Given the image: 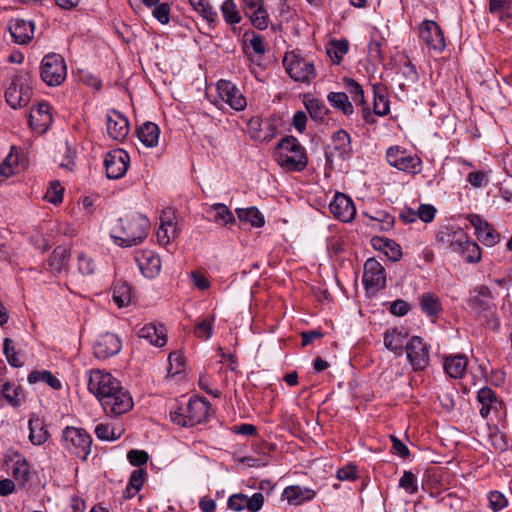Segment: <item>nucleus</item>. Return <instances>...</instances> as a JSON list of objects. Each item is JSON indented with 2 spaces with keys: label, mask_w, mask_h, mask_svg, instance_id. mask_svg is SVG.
Returning a JSON list of instances; mask_svg holds the SVG:
<instances>
[{
  "label": "nucleus",
  "mask_w": 512,
  "mask_h": 512,
  "mask_svg": "<svg viewBox=\"0 0 512 512\" xmlns=\"http://www.w3.org/2000/svg\"><path fill=\"white\" fill-rule=\"evenodd\" d=\"M150 222L141 214L127 215L120 218L113 229L112 238L121 247L140 244L148 235Z\"/></svg>",
  "instance_id": "obj_1"
},
{
  "label": "nucleus",
  "mask_w": 512,
  "mask_h": 512,
  "mask_svg": "<svg viewBox=\"0 0 512 512\" xmlns=\"http://www.w3.org/2000/svg\"><path fill=\"white\" fill-rule=\"evenodd\" d=\"M277 163L289 171H302L307 166V156L299 141L288 136L282 139L275 150Z\"/></svg>",
  "instance_id": "obj_2"
},
{
  "label": "nucleus",
  "mask_w": 512,
  "mask_h": 512,
  "mask_svg": "<svg viewBox=\"0 0 512 512\" xmlns=\"http://www.w3.org/2000/svg\"><path fill=\"white\" fill-rule=\"evenodd\" d=\"M32 94L31 77L27 71L20 70L11 79L4 96L11 108L18 109L28 105Z\"/></svg>",
  "instance_id": "obj_3"
},
{
  "label": "nucleus",
  "mask_w": 512,
  "mask_h": 512,
  "mask_svg": "<svg viewBox=\"0 0 512 512\" xmlns=\"http://www.w3.org/2000/svg\"><path fill=\"white\" fill-rule=\"evenodd\" d=\"M468 305L473 312L486 319L490 328L497 329L499 327V320L495 316L496 305L493 303V295L487 286L476 287L468 299Z\"/></svg>",
  "instance_id": "obj_4"
},
{
  "label": "nucleus",
  "mask_w": 512,
  "mask_h": 512,
  "mask_svg": "<svg viewBox=\"0 0 512 512\" xmlns=\"http://www.w3.org/2000/svg\"><path fill=\"white\" fill-rule=\"evenodd\" d=\"M210 405L203 399H190L185 408L170 413L171 421L183 427H192L207 419Z\"/></svg>",
  "instance_id": "obj_5"
},
{
  "label": "nucleus",
  "mask_w": 512,
  "mask_h": 512,
  "mask_svg": "<svg viewBox=\"0 0 512 512\" xmlns=\"http://www.w3.org/2000/svg\"><path fill=\"white\" fill-rule=\"evenodd\" d=\"M65 449L76 457L86 460L91 451V436L82 428L66 427L62 433Z\"/></svg>",
  "instance_id": "obj_6"
},
{
  "label": "nucleus",
  "mask_w": 512,
  "mask_h": 512,
  "mask_svg": "<svg viewBox=\"0 0 512 512\" xmlns=\"http://www.w3.org/2000/svg\"><path fill=\"white\" fill-rule=\"evenodd\" d=\"M67 70L64 58L56 53L46 55L41 63L40 75L49 86H58L66 78Z\"/></svg>",
  "instance_id": "obj_7"
},
{
  "label": "nucleus",
  "mask_w": 512,
  "mask_h": 512,
  "mask_svg": "<svg viewBox=\"0 0 512 512\" xmlns=\"http://www.w3.org/2000/svg\"><path fill=\"white\" fill-rule=\"evenodd\" d=\"M283 64L295 81L310 82L316 76L313 62L293 52L285 55Z\"/></svg>",
  "instance_id": "obj_8"
},
{
  "label": "nucleus",
  "mask_w": 512,
  "mask_h": 512,
  "mask_svg": "<svg viewBox=\"0 0 512 512\" xmlns=\"http://www.w3.org/2000/svg\"><path fill=\"white\" fill-rule=\"evenodd\" d=\"M106 412L111 416L127 413L133 407L130 393L122 385L99 401Z\"/></svg>",
  "instance_id": "obj_9"
},
{
  "label": "nucleus",
  "mask_w": 512,
  "mask_h": 512,
  "mask_svg": "<svg viewBox=\"0 0 512 512\" xmlns=\"http://www.w3.org/2000/svg\"><path fill=\"white\" fill-rule=\"evenodd\" d=\"M121 385L120 381L109 372L99 369L91 370L88 377V390L100 401Z\"/></svg>",
  "instance_id": "obj_10"
},
{
  "label": "nucleus",
  "mask_w": 512,
  "mask_h": 512,
  "mask_svg": "<svg viewBox=\"0 0 512 512\" xmlns=\"http://www.w3.org/2000/svg\"><path fill=\"white\" fill-rule=\"evenodd\" d=\"M363 284L370 294H375L386 286L385 269L375 258H369L364 264Z\"/></svg>",
  "instance_id": "obj_11"
},
{
  "label": "nucleus",
  "mask_w": 512,
  "mask_h": 512,
  "mask_svg": "<svg viewBox=\"0 0 512 512\" xmlns=\"http://www.w3.org/2000/svg\"><path fill=\"white\" fill-rule=\"evenodd\" d=\"M409 362L415 371H422L429 365L430 346L419 336H413L406 345Z\"/></svg>",
  "instance_id": "obj_12"
},
{
  "label": "nucleus",
  "mask_w": 512,
  "mask_h": 512,
  "mask_svg": "<svg viewBox=\"0 0 512 512\" xmlns=\"http://www.w3.org/2000/svg\"><path fill=\"white\" fill-rule=\"evenodd\" d=\"M387 162L398 170L416 174L420 171L421 159L409 155L399 147H390L386 152Z\"/></svg>",
  "instance_id": "obj_13"
},
{
  "label": "nucleus",
  "mask_w": 512,
  "mask_h": 512,
  "mask_svg": "<svg viewBox=\"0 0 512 512\" xmlns=\"http://www.w3.org/2000/svg\"><path fill=\"white\" fill-rule=\"evenodd\" d=\"M450 249L459 253L468 263H477L481 260V249L477 243L468 240L462 232H454L450 240Z\"/></svg>",
  "instance_id": "obj_14"
},
{
  "label": "nucleus",
  "mask_w": 512,
  "mask_h": 512,
  "mask_svg": "<svg viewBox=\"0 0 512 512\" xmlns=\"http://www.w3.org/2000/svg\"><path fill=\"white\" fill-rule=\"evenodd\" d=\"M130 157L122 149H116L109 152L104 160L106 175L110 179H119L125 175L128 170Z\"/></svg>",
  "instance_id": "obj_15"
},
{
  "label": "nucleus",
  "mask_w": 512,
  "mask_h": 512,
  "mask_svg": "<svg viewBox=\"0 0 512 512\" xmlns=\"http://www.w3.org/2000/svg\"><path fill=\"white\" fill-rule=\"evenodd\" d=\"M419 36L429 49L438 53L445 48V39L439 25L432 20H425L419 27Z\"/></svg>",
  "instance_id": "obj_16"
},
{
  "label": "nucleus",
  "mask_w": 512,
  "mask_h": 512,
  "mask_svg": "<svg viewBox=\"0 0 512 512\" xmlns=\"http://www.w3.org/2000/svg\"><path fill=\"white\" fill-rule=\"evenodd\" d=\"M468 220L474 227L478 240L485 246L492 247L500 241V233L481 216L471 214Z\"/></svg>",
  "instance_id": "obj_17"
},
{
  "label": "nucleus",
  "mask_w": 512,
  "mask_h": 512,
  "mask_svg": "<svg viewBox=\"0 0 512 512\" xmlns=\"http://www.w3.org/2000/svg\"><path fill=\"white\" fill-rule=\"evenodd\" d=\"M122 343L119 337L113 333L100 335L93 344V352L96 358L104 360L118 354Z\"/></svg>",
  "instance_id": "obj_18"
},
{
  "label": "nucleus",
  "mask_w": 512,
  "mask_h": 512,
  "mask_svg": "<svg viewBox=\"0 0 512 512\" xmlns=\"http://www.w3.org/2000/svg\"><path fill=\"white\" fill-rule=\"evenodd\" d=\"M217 91L219 97L232 109L236 111L245 109L247 105L246 98L231 81L220 80L217 83Z\"/></svg>",
  "instance_id": "obj_19"
},
{
  "label": "nucleus",
  "mask_w": 512,
  "mask_h": 512,
  "mask_svg": "<svg viewBox=\"0 0 512 512\" xmlns=\"http://www.w3.org/2000/svg\"><path fill=\"white\" fill-rule=\"evenodd\" d=\"M135 261L146 278L156 277L161 269L160 257L152 250L141 249L135 251Z\"/></svg>",
  "instance_id": "obj_20"
},
{
  "label": "nucleus",
  "mask_w": 512,
  "mask_h": 512,
  "mask_svg": "<svg viewBox=\"0 0 512 512\" xmlns=\"http://www.w3.org/2000/svg\"><path fill=\"white\" fill-rule=\"evenodd\" d=\"M329 209L335 218L343 222L352 221L356 215V208L352 199L343 193L335 194Z\"/></svg>",
  "instance_id": "obj_21"
},
{
  "label": "nucleus",
  "mask_w": 512,
  "mask_h": 512,
  "mask_svg": "<svg viewBox=\"0 0 512 512\" xmlns=\"http://www.w3.org/2000/svg\"><path fill=\"white\" fill-rule=\"evenodd\" d=\"M264 504V496L262 493H254L251 497L245 494H233L228 499V507L233 511H243L247 509L249 512L259 511Z\"/></svg>",
  "instance_id": "obj_22"
},
{
  "label": "nucleus",
  "mask_w": 512,
  "mask_h": 512,
  "mask_svg": "<svg viewBox=\"0 0 512 512\" xmlns=\"http://www.w3.org/2000/svg\"><path fill=\"white\" fill-rule=\"evenodd\" d=\"M106 125L107 133L113 140L122 141L129 133L128 119L118 111L112 110L107 113Z\"/></svg>",
  "instance_id": "obj_23"
},
{
  "label": "nucleus",
  "mask_w": 512,
  "mask_h": 512,
  "mask_svg": "<svg viewBox=\"0 0 512 512\" xmlns=\"http://www.w3.org/2000/svg\"><path fill=\"white\" fill-rule=\"evenodd\" d=\"M51 123L52 115L48 103L41 102L31 109L29 114V124L33 130L40 134L45 133Z\"/></svg>",
  "instance_id": "obj_24"
},
{
  "label": "nucleus",
  "mask_w": 512,
  "mask_h": 512,
  "mask_svg": "<svg viewBox=\"0 0 512 512\" xmlns=\"http://www.w3.org/2000/svg\"><path fill=\"white\" fill-rule=\"evenodd\" d=\"M175 220V214L168 209L162 212L160 216V226L157 231V240L162 245H167L179 234Z\"/></svg>",
  "instance_id": "obj_25"
},
{
  "label": "nucleus",
  "mask_w": 512,
  "mask_h": 512,
  "mask_svg": "<svg viewBox=\"0 0 512 512\" xmlns=\"http://www.w3.org/2000/svg\"><path fill=\"white\" fill-rule=\"evenodd\" d=\"M477 400L481 405L479 413L483 418H487L491 412H498L502 408V401L489 387H483L478 391Z\"/></svg>",
  "instance_id": "obj_26"
},
{
  "label": "nucleus",
  "mask_w": 512,
  "mask_h": 512,
  "mask_svg": "<svg viewBox=\"0 0 512 512\" xmlns=\"http://www.w3.org/2000/svg\"><path fill=\"white\" fill-rule=\"evenodd\" d=\"M9 31L17 44H27L34 34V23L24 19H12L9 23Z\"/></svg>",
  "instance_id": "obj_27"
},
{
  "label": "nucleus",
  "mask_w": 512,
  "mask_h": 512,
  "mask_svg": "<svg viewBox=\"0 0 512 512\" xmlns=\"http://www.w3.org/2000/svg\"><path fill=\"white\" fill-rule=\"evenodd\" d=\"M70 249L66 246H57L47 259L45 268L53 274L66 271L70 260Z\"/></svg>",
  "instance_id": "obj_28"
},
{
  "label": "nucleus",
  "mask_w": 512,
  "mask_h": 512,
  "mask_svg": "<svg viewBox=\"0 0 512 512\" xmlns=\"http://www.w3.org/2000/svg\"><path fill=\"white\" fill-rule=\"evenodd\" d=\"M29 440L33 445H42L49 438V432L44 420L35 414H32L28 422Z\"/></svg>",
  "instance_id": "obj_29"
},
{
  "label": "nucleus",
  "mask_w": 512,
  "mask_h": 512,
  "mask_svg": "<svg viewBox=\"0 0 512 512\" xmlns=\"http://www.w3.org/2000/svg\"><path fill=\"white\" fill-rule=\"evenodd\" d=\"M138 336L140 339H144L149 344L156 347H163L167 342L166 331L163 326L156 327L154 324H147L143 326Z\"/></svg>",
  "instance_id": "obj_30"
},
{
  "label": "nucleus",
  "mask_w": 512,
  "mask_h": 512,
  "mask_svg": "<svg viewBox=\"0 0 512 512\" xmlns=\"http://www.w3.org/2000/svg\"><path fill=\"white\" fill-rule=\"evenodd\" d=\"M314 490L301 487L298 485L288 486L284 489L282 496L292 505H300L305 501H309L315 497Z\"/></svg>",
  "instance_id": "obj_31"
},
{
  "label": "nucleus",
  "mask_w": 512,
  "mask_h": 512,
  "mask_svg": "<svg viewBox=\"0 0 512 512\" xmlns=\"http://www.w3.org/2000/svg\"><path fill=\"white\" fill-rule=\"evenodd\" d=\"M374 248L383 250L386 256L392 261H398L402 257V251L399 244L394 240L384 237L372 238Z\"/></svg>",
  "instance_id": "obj_32"
},
{
  "label": "nucleus",
  "mask_w": 512,
  "mask_h": 512,
  "mask_svg": "<svg viewBox=\"0 0 512 512\" xmlns=\"http://www.w3.org/2000/svg\"><path fill=\"white\" fill-rule=\"evenodd\" d=\"M160 129L153 122H146L137 129L138 139L146 147H155L158 144Z\"/></svg>",
  "instance_id": "obj_33"
},
{
  "label": "nucleus",
  "mask_w": 512,
  "mask_h": 512,
  "mask_svg": "<svg viewBox=\"0 0 512 512\" xmlns=\"http://www.w3.org/2000/svg\"><path fill=\"white\" fill-rule=\"evenodd\" d=\"M468 360L464 355L448 356L444 362L447 374L452 378H461L467 369Z\"/></svg>",
  "instance_id": "obj_34"
},
{
  "label": "nucleus",
  "mask_w": 512,
  "mask_h": 512,
  "mask_svg": "<svg viewBox=\"0 0 512 512\" xmlns=\"http://www.w3.org/2000/svg\"><path fill=\"white\" fill-rule=\"evenodd\" d=\"M2 396L11 406L19 407L25 399L24 391L19 385L5 382L0 390Z\"/></svg>",
  "instance_id": "obj_35"
},
{
  "label": "nucleus",
  "mask_w": 512,
  "mask_h": 512,
  "mask_svg": "<svg viewBox=\"0 0 512 512\" xmlns=\"http://www.w3.org/2000/svg\"><path fill=\"white\" fill-rule=\"evenodd\" d=\"M12 475L19 487H25L30 480L31 470L28 461L24 457H18L12 465Z\"/></svg>",
  "instance_id": "obj_36"
},
{
  "label": "nucleus",
  "mask_w": 512,
  "mask_h": 512,
  "mask_svg": "<svg viewBox=\"0 0 512 512\" xmlns=\"http://www.w3.org/2000/svg\"><path fill=\"white\" fill-rule=\"evenodd\" d=\"M112 299L119 308L128 306L132 299L131 287L122 281L115 282L112 288Z\"/></svg>",
  "instance_id": "obj_37"
},
{
  "label": "nucleus",
  "mask_w": 512,
  "mask_h": 512,
  "mask_svg": "<svg viewBox=\"0 0 512 512\" xmlns=\"http://www.w3.org/2000/svg\"><path fill=\"white\" fill-rule=\"evenodd\" d=\"M19 165V150L16 147H12L10 153L0 164V176L2 178H9L17 172Z\"/></svg>",
  "instance_id": "obj_38"
},
{
  "label": "nucleus",
  "mask_w": 512,
  "mask_h": 512,
  "mask_svg": "<svg viewBox=\"0 0 512 512\" xmlns=\"http://www.w3.org/2000/svg\"><path fill=\"white\" fill-rule=\"evenodd\" d=\"M333 147L338 151V155L347 158L351 152V141L349 134L344 130L336 131L332 136Z\"/></svg>",
  "instance_id": "obj_39"
},
{
  "label": "nucleus",
  "mask_w": 512,
  "mask_h": 512,
  "mask_svg": "<svg viewBox=\"0 0 512 512\" xmlns=\"http://www.w3.org/2000/svg\"><path fill=\"white\" fill-rule=\"evenodd\" d=\"M237 216L240 221L247 222L254 227H262L265 224L264 216L256 207L237 208Z\"/></svg>",
  "instance_id": "obj_40"
},
{
  "label": "nucleus",
  "mask_w": 512,
  "mask_h": 512,
  "mask_svg": "<svg viewBox=\"0 0 512 512\" xmlns=\"http://www.w3.org/2000/svg\"><path fill=\"white\" fill-rule=\"evenodd\" d=\"M349 43L347 40H333L329 43L326 53L333 63L339 64L343 56L348 52Z\"/></svg>",
  "instance_id": "obj_41"
},
{
  "label": "nucleus",
  "mask_w": 512,
  "mask_h": 512,
  "mask_svg": "<svg viewBox=\"0 0 512 512\" xmlns=\"http://www.w3.org/2000/svg\"><path fill=\"white\" fill-rule=\"evenodd\" d=\"M327 98L334 108L341 110L345 115H351L353 113V105L349 101L346 93L330 92Z\"/></svg>",
  "instance_id": "obj_42"
},
{
  "label": "nucleus",
  "mask_w": 512,
  "mask_h": 512,
  "mask_svg": "<svg viewBox=\"0 0 512 512\" xmlns=\"http://www.w3.org/2000/svg\"><path fill=\"white\" fill-rule=\"evenodd\" d=\"M44 382L52 389L58 390L61 388V382L50 371H32L28 376V382L34 384L37 382Z\"/></svg>",
  "instance_id": "obj_43"
},
{
  "label": "nucleus",
  "mask_w": 512,
  "mask_h": 512,
  "mask_svg": "<svg viewBox=\"0 0 512 512\" xmlns=\"http://www.w3.org/2000/svg\"><path fill=\"white\" fill-rule=\"evenodd\" d=\"M489 10L500 20H506L512 17L511 0H489Z\"/></svg>",
  "instance_id": "obj_44"
},
{
  "label": "nucleus",
  "mask_w": 512,
  "mask_h": 512,
  "mask_svg": "<svg viewBox=\"0 0 512 512\" xmlns=\"http://www.w3.org/2000/svg\"><path fill=\"white\" fill-rule=\"evenodd\" d=\"M209 212L214 213L213 220L220 225H227L235 222V217L225 204H213L210 207Z\"/></svg>",
  "instance_id": "obj_45"
},
{
  "label": "nucleus",
  "mask_w": 512,
  "mask_h": 512,
  "mask_svg": "<svg viewBox=\"0 0 512 512\" xmlns=\"http://www.w3.org/2000/svg\"><path fill=\"white\" fill-rule=\"evenodd\" d=\"M304 105L310 117L315 121L323 120L324 116L327 114V107L322 101L318 99L305 98Z\"/></svg>",
  "instance_id": "obj_46"
},
{
  "label": "nucleus",
  "mask_w": 512,
  "mask_h": 512,
  "mask_svg": "<svg viewBox=\"0 0 512 512\" xmlns=\"http://www.w3.org/2000/svg\"><path fill=\"white\" fill-rule=\"evenodd\" d=\"M374 114L385 116L390 111V102L387 94L380 88L374 87Z\"/></svg>",
  "instance_id": "obj_47"
},
{
  "label": "nucleus",
  "mask_w": 512,
  "mask_h": 512,
  "mask_svg": "<svg viewBox=\"0 0 512 512\" xmlns=\"http://www.w3.org/2000/svg\"><path fill=\"white\" fill-rule=\"evenodd\" d=\"M3 353L12 367L19 368L23 365V361L19 357V353L15 348L14 342L10 338H5L3 342Z\"/></svg>",
  "instance_id": "obj_48"
},
{
  "label": "nucleus",
  "mask_w": 512,
  "mask_h": 512,
  "mask_svg": "<svg viewBox=\"0 0 512 512\" xmlns=\"http://www.w3.org/2000/svg\"><path fill=\"white\" fill-rule=\"evenodd\" d=\"M345 87L350 93L352 100L356 105L366 107V101L364 98V91L361 85L352 78H345Z\"/></svg>",
  "instance_id": "obj_49"
},
{
  "label": "nucleus",
  "mask_w": 512,
  "mask_h": 512,
  "mask_svg": "<svg viewBox=\"0 0 512 512\" xmlns=\"http://www.w3.org/2000/svg\"><path fill=\"white\" fill-rule=\"evenodd\" d=\"M400 75L404 78V81L400 83L401 89L406 86L414 84L418 81V73L416 67L409 60H405L403 65L400 67Z\"/></svg>",
  "instance_id": "obj_50"
},
{
  "label": "nucleus",
  "mask_w": 512,
  "mask_h": 512,
  "mask_svg": "<svg viewBox=\"0 0 512 512\" xmlns=\"http://www.w3.org/2000/svg\"><path fill=\"white\" fill-rule=\"evenodd\" d=\"M404 335L397 329L387 331L384 335V345L393 352L401 351Z\"/></svg>",
  "instance_id": "obj_51"
},
{
  "label": "nucleus",
  "mask_w": 512,
  "mask_h": 512,
  "mask_svg": "<svg viewBox=\"0 0 512 512\" xmlns=\"http://www.w3.org/2000/svg\"><path fill=\"white\" fill-rule=\"evenodd\" d=\"M221 12L228 24H238L241 16L233 0H225L221 5Z\"/></svg>",
  "instance_id": "obj_52"
},
{
  "label": "nucleus",
  "mask_w": 512,
  "mask_h": 512,
  "mask_svg": "<svg viewBox=\"0 0 512 512\" xmlns=\"http://www.w3.org/2000/svg\"><path fill=\"white\" fill-rule=\"evenodd\" d=\"M420 306L421 309L430 316L438 314L441 309L438 297L431 293L422 295Z\"/></svg>",
  "instance_id": "obj_53"
},
{
  "label": "nucleus",
  "mask_w": 512,
  "mask_h": 512,
  "mask_svg": "<svg viewBox=\"0 0 512 512\" xmlns=\"http://www.w3.org/2000/svg\"><path fill=\"white\" fill-rule=\"evenodd\" d=\"M214 320L215 317L210 316L198 322L194 328L195 336L203 340H208L212 335Z\"/></svg>",
  "instance_id": "obj_54"
},
{
  "label": "nucleus",
  "mask_w": 512,
  "mask_h": 512,
  "mask_svg": "<svg viewBox=\"0 0 512 512\" xmlns=\"http://www.w3.org/2000/svg\"><path fill=\"white\" fill-rule=\"evenodd\" d=\"M253 26L258 30H265L269 24V15L265 7L253 10L248 14Z\"/></svg>",
  "instance_id": "obj_55"
},
{
  "label": "nucleus",
  "mask_w": 512,
  "mask_h": 512,
  "mask_svg": "<svg viewBox=\"0 0 512 512\" xmlns=\"http://www.w3.org/2000/svg\"><path fill=\"white\" fill-rule=\"evenodd\" d=\"M64 188L60 185L59 182L54 181L50 183V187L48 188L44 198L53 204H59L63 199Z\"/></svg>",
  "instance_id": "obj_56"
},
{
  "label": "nucleus",
  "mask_w": 512,
  "mask_h": 512,
  "mask_svg": "<svg viewBox=\"0 0 512 512\" xmlns=\"http://www.w3.org/2000/svg\"><path fill=\"white\" fill-rule=\"evenodd\" d=\"M78 270L81 274L89 276L94 274L96 264L94 260L84 253L78 254Z\"/></svg>",
  "instance_id": "obj_57"
},
{
  "label": "nucleus",
  "mask_w": 512,
  "mask_h": 512,
  "mask_svg": "<svg viewBox=\"0 0 512 512\" xmlns=\"http://www.w3.org/2000/svg\"><path fill=\"white\" fill-rule=\"evenodd\" d=\"M399 486L409 494H414L418 490L416 476L411 471H404L399 481Z\"/></svg>",
  "instance_id": "obj_58"
},
{
  "label": "nucleus",
  "mask_w": 512,
  "mask_h": 512,
  "mask_svg": "<svg viewBox=\"0 0 512 512\" xmlns=\"http://www.w3.org/2000/svg\"><path fill=\"white\" fill-rule=\"evenodd\" d=\"M169 361V368H168V374L169 375H177L183 371L184 368V358L182 355L173 352L168 357Z\"/></svg>",
  "instance_id": "obj_59"
},
{
  "label": "nucleus",
  "mask_w": 512,
  "mask_h": 512,
  "mask_svg": "<svg viewBox=\"0 0 512 512\" xmlns=\"http://www.w3.org/2000/svg\"><path fill=\"white\" fill-rule=\"evenodd\" d=\"M372 221H377L379 223V229L382 231L390 230L394 225V217L387 212L378 211L376 216L371 217Z\"/></svg>",
  "instance_id": "obj_60"
},
{
  "label": "nucleus",
  "mask_w": 512,
  "mask_h": 512,
  "mask_svg": "<svg viewBox=\"0 0 512 512\" xmlns=\"http://www.w3.org/2000/svg\"><path fill=\"white\" fill-rule=\"evenodd\" d=\"M95 434L98 439L109 441L115 440L119 438V434L116 435L113 428H111L108 424L100 423L95 427Z\"/></svg>",
  "instance_id": "obj_61"
},
{
  "label": "nucleus",
  "mask_w": 512,
  "mask_h": 512,
  "mask_svg": "<svg viewBox=\"0 0 512 512\" xmlns=\"http://www.w3.org/2000/svg\"><path fill=\"white\" fill-rule=\"evenodd\" d=\"M170 10L169 3H159L154 7L152 14L160 23L167 24L170 19Z\"/></svg>",
  "instance_id": "obj_62"
},
{
  "label": "nucleus",
  "mask_w": 512,
  "mask_h": 512,
  "mask_svg": "<svg viewBox=\"0 0 512 512\" xmlns=\"http://www.w3.org/2000/svg\"><path fill=\"white\" fill-rule=\"evenodd\" d=\"M129 462L136 467L142 466L147 463L149 456L144 450H130L127 454Z\"/></svg>",
  "instance_id": "obj_63"
},
{
  "label": "nucleus",
  "mask_w": 512,
  "mask_h": 512,
  "mask_svg": "<svg viewBox=\"0 0 512 512\" xmlns=\"http://www.w3.org/2000/svg\"><path fill=\"white\" fill-rule=\"evenodd\" d=\"M145 474V471L142 469L134 470L129 479L128 491L135 490V492H138L144 484Z\"/></svg>",
  "instance_id": "obj_64"
}]
</instances>
